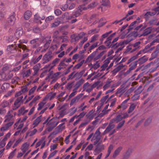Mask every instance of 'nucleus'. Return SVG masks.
<instances>
[{
	"instance_id": "nucleus-59",
	"label": "nucleus",
	"mask_w": 159,
	"mask_h": 159,
	"mask_svg": "<svg viewBox=\"0 0 159 159\" xmlns=\"http://www.w3.org/2000/svg\"><path fill=\"white\" fill-rule=\"evenodd\" d=\"M13 75L12 74H9L7 75L6 79V80H8L11 79Z\"/></svg>"
},
{
	"instance_id": "nucleus-53",
	"label": "nucleus",
	"mask_w": 159,
	"mask_h": 159,
	"mask_svg": "<svg viewBox=\"0 0 159 159\" xmlns=\"http://www.w3.org/2000/svg\"><path fill=\"white\" fill-rule=\"evenodd\" d=\"M68 5L66 4H65L63 5H62L61 7V9L63 11H65L68 8Z\"/></svg>"
},
{
	"instance_id": "nucleus-36",
	"label": "nucleus",
	"mask_w": 159,
	"mask_h": 159,
	"mask_svg": "<svg viewBox=\"0 0 159 159\" xmlns=\"http://www.w3.org/2000/svg\"><path fill=\"white\" fill-rule=\"evenodd\" d=\"M106 48L105 46H104L103 45H101L100 46H99L96 49V50L94 51L93 52H95V55H96L98 50H102L105 49H106Z\"/></svg>"
},
{
	"instance_id": "nucleus-26",
	"label": "nucleus",
	"mask_w": 159,
	"mask_h": 159,
	"mask_svg": "<svg viewBox=\"0 0 159 159\" xmlns=\"http://www.w3.org/2000/svg\"><path fill=\"white\" fill-rule=\"evenodd\" d=\"M106 52V51H103L100 53L99 54L96 56L94 58V60L96 61L99 59L104 54L105 52Z\"/></svg>"
},
{
	"instance_id": "nucleus-19",
	"label": "nucleus",
	"mask_w": 159,
	"mask_h": 159,
	"mask_svg": "<svg viewBox=\"0 0 159 159\" xmlns=\"http://www.w3.org/2000/svg\"><path fill=\"white\" fill-rule=\"evenodd\" d=\"M42 57V55H40L37 58H33L31 60V63L33 64L37 63L41 59Z\"/></svg>"
},
{
	"instance_id": "nucleus-10",
	"label": "nucleus",
	"mask_w": 159,
	"mask_h": 159,
	"mask_svg": "<svg viewBox=\"0 0 159 159\" xmlns=\"http://www.w3.org/2000/svg\"><path fill=\"white\" fill-rule=\"evenodd\" d=\"M7 0H0V11H4L6 7Z\"/></svg>"
},
{
	"instance_id": "nucleus-34",
	"label": "nucleus",
	"mask_w": 159,
	"mask_h": 159,
	"mask_svg": "<svg viewBox=\"0 0 159 159\" xmlns=\"http://www.w3.org/2000/svg\"><path fill=\"white\" fill-rule=\"evenodd\" d=\"M54 16H49L46 18L45 19V22L47 23L49 22L52 20H53L54 19Z\"/></svg>"
},
{
	"instance_id": "nucleus-47",
	"label": "nucleus",
	"mask_w": 159,
	"mask_h": 159,
	"mask_svg": "<svg viewBox=\"0 0 159 159\" xmlns=\"http://www.w3.org/2000/svg\"><path fill=\"white\" fill-rule=\"evenodd\" d=\"M45 103V102H41L39 103L38 104L39 107L37 109L38 110H41L42 107L44 106Z\"/></svg>"
},
{
	"instance_id": "nucleus-23",
	"label": "nucleus",
	"mask_w": 159,
	"mask_h": 159,
	"mask_svg": "<svg viewBox=\"0 0 159 159\" xmlns=\"http://www.w3.org/2000/svg\"><path fill=\"white\" fill-rule=\"evenodd\" d=\"M28 146L27 143H25L22 145L20 149L22 151L23 153H25L27 150Z\"/></svg>"
},
{
	"instance_id": "nucleus-35",
	"label": "nucleus",
	"mask_w": 159,
	"mask_h": 159,
	"mask_svg": "<svg viewBox=\"0 0 159 159\" xmlns=\"http://www.w3.org/2000/svg\"><path fill=\"white\" fill-rule=\"evenodd\" d=\"M33 30L34 32L35 33H39L41 31L40 28L37 26H34L33 27Z\"/></svg>"
},
{
	"instance_id": "nucleus-45",
	"label": "nucleus",
	"mask_w": 159,
	"mask_h": 159,
	"mask_svg": "<svg viewBox=\"0 0 159 159\" xmlns=\"http://www.w3.org/2000/svg\"><path fill=\"white\" fill-rule=\"evenodd\" d=\"M74 83V81L68 83L66 86V88L69 89H70L73 86V84Z\"/></svg>"
},
{
	"instance_id": "nucleus-18",
	"label": "nucleus",
	"mask_w": 159,
	"mask_h": 159,
	"mask_svg": "<svg viewBox=\"0 0 159 159\" xmlns=\"http://www.w3.org/2000/svg\"><path fill=\"white\" fill-rule=\"evenodd\" d=\"M155 43L154 40L151 42L150 43L147 45L143 49L144 51V52L146 53L148 51H149V48L154 43Z\"/></svg>"
},
{
	"instance_id": "nucleus-15",
	"label": "nucleus",
	"mask_w": 159,
	"mask_h": 159,
	"mask_svg": "<svg viewBox=\"0 0 159 159\" xmlns=\"http://www.w3.org/2000/svg\"><path fill=\"white\" fill-rule=\"evenodd\" d=\"M32 15V12L29 11L27 10L25 13L24 16L25 19L26 20H29Z\"/></svg>"
},
{
	"instance_id": "nucleus-40",
	"label": "nucleus",
	"mask_w": 159,
	"mask_h": 159,
	"mask_svg": "<svg viewBox=\"0 0 159 159\" xmlns=\"http://www.w3.org/2000/svg\"><path fill=\"white\" fill-rule=\"evenodd\" d=\"M119 107L120 108L124 110L127 107V104L123 102L119 106Z\"/></svg>"
},
{
	"instance_id": "nucleus-41",
	"label": "nucleus",
	"mask_w": 159,
	"mask_h": 159,
	"mask_svg": "<svg viewBox=\"0 0 159 159\" xmlns=\"http://www.w3.org/2000/svg\"><path fill=\"white\" fill-rule=\"evenodd\" d=\"M5 13L3 11H0V20H3Z\"/></svg>"
},
{
	"instance_id": "nucleus-16",
	"label": "nucleus",
	"mask_w": 159,
	"mask_h": 159,
	"mask_svg": "<svg viewBox=\"0 0 159 159\" xmlns=\"http://www.w3.org/2000/svg\"><path fill=\"white\" fill-rule=\"evenodd\" d=\"M23 32V30L22 29H17L16 30L15 35L17 38L19 37L22 36Z\"/></svg>"
},
{
	"instance_id": "nucleus-54",
	"label": "nucleus",
	"mask_w": 159,
	"mask_h": 159,
	"mask_svg": "<svg viewBox=\"0 0 159 159\" xmlns=\"http://www.w3.org/2000/svg\"><path fill=\"white\" fill-rule=\"evenodd\" d=\"M57 151L55 150L54 152H51L49 156H48V159H49L52 157H53L55 155V154H56V153H57Z\"/></svg>"
},
{
	"instance_id": "nucleus-63",
	"label": "nucleus",
	"mask_w": 159,
	"mask_h": 159,
	"mask_svg": "<svg viewBox=\"0 0 159 159\" xmlns=\"http://www.w3.org/2000/svg\"><path fill=\"white\" fill-rule=\"evenodd\" d=\"M93 148V145L92 144L89 145L85 149V151L88 150L89 151L91 150Z\"/></svg>"
},
{
	"instance_id": "nucleus-21",
	"label": "nucleus",
	"mask_w": 159,
	"mask_h": 159,
	"mask_svg": "<svg viewBox=\"0 0 159 159\" xmlns=\"http://www.w3.org/2000/svg\"><path fill=\"white\" fill-rule=\"evenodd\" d=\"M84 82V80L83 79H81L79 81L77 82L74 87H76V89H78L80 86Z\"/></svg>"
},
{
	"instance_id": "nucleus-58",
	"label": "nucleus",
	"mask_w": 159,
	"mask_h": 159,
	"mask_svg": "<svg viewBox=\"0 0 159 159\" xmlns=\"http://www.w3.org/2000/svg\"><path fill=\"white\" fill-rule=\"evenodd\" d=\"M134 90V88L133 87L130 88L126 92L125 94L126 95H128L130 94Z\"/></svg>"
},
{
	"instance_id": "nucleus-50",
	"label": "nucleus",
	"mask_w": 159,
	"mask_h": 159,
	"mask_svg": "<svg viewBox=\"0 0 159 159\" xmlns=\"http://www.w3.org/2000/svg\"><path fill=\"white\" fill-rule=\"evenodd\" d=\"M98 35L97 34H95L91 38V40L90 41V42L92 43L93 41L96 40V39L98 37Z\"/></svg>"
},
{
	"instance_id": "nucleus-14",
	"label": "nucleus",
	"mask_w": 159,
	"mask_h": 159,
	"mask_svg": "<svg viewBox=\"0 0 159 159\" xmlns=\"http://www.w3.org/2000/svg\"><path fill=\"white\" fill-rule=\"evenodd\" d=\"M83 95V94L80 93L79 95H78L75 98H73L71 100L70 103V105H71L72 104L74 103L76 100L78 101L82 97Z\"/></svg>"
},
{
	"instance_id": "nucleus-52",
	"label": "nucleus",
	"mask_w": 159,
	"mask_h": 159,
	"mask_svg": "<svg viewBox=\"0 0 159 159\" xmlns=\"http://www.w3.org/2000/svg\"><path fill=\"white\" fill-rule=\"evenodd\" d=\"M112 31L111 30L108 32H107L104 34H103L101 36V37L103 38H105L108 36V35L111 34L112 32Z\"/></svg>"
},
{
	"instance_id": "nucleus-1",
	"label": "nucleus",
	"mask_w": 159,
	"mask_h": 159,
	"mask_svg": "<svg viewBox=\"0 0 159 159\" xmlns=\"http://www.w3.org/2000/svg\"><path fill=\"white\" fill-rule=\"evenodd\" d=\"M16 15L14 12H13L12 15L10 16L7 18L6 23L3 25L4 29H7L10 26H12L14 24L16 20Z\"/></svg>"
},
{
	"instance_id": "nucleus-43",
	"label": "nucleus",
	"mask_w": 159,
	"mask_h": 159,
	"mask_svg": "<svg viewBox=\"0 0 159 159\" xmlns=\"http://www.w3.org/2000/svg\"><path fill=\"white\" fill-rule=\"evenodd\" d=\"M125 120H123L121 122H120L118 124L117 127L116 128L117 129H119L121 128L124 125V124L125 123Z\"/></svg>"
},
{
	"instance_id": "nucleus-3",
	"label": "nucleus",
	"mask_w": 159,
	"mask_h": 159,
	"mask_svg": "<svg viewBox=\"0 0 159 159\" xmlns=\"http://www.w3.org/2000/svg\"><path fill=\"white\" fill-rule=\"evenodd\" d=\"M72 19L71 15L69 16L68 12H65L62 14L60 17V19L63 23L67 22L68 20H70Z\"/></svg>"
},
{
	"instance_id": "nucleus-44",
	"label": "nucleus",
	"mask_w": 159,
	"mask_h": 159,
	"mask_svg": "<svg viewBox=\"0 0 159 159\" xmlns=\"http://www.w3.org/2000/svg\"><path fill=\"white\" fill-rule=\"evenodd\" d=\"M16 150V148L15 149L10 153L8 157V159H11L15 155V153Z\"/></svg>"
},
{
	"instance_id": "nucleus-33",
	"label": "nucleus",
	"mask_w": 159,
	"mask_h": 159,
	"mask_svg": "<svg viewBox=\"0 0 159 159\" xmlns=\"http://www.w3.org/2000/svg\"><path fill=\"white\" fill-rule=\"evenodd\" d=\"M49 2V0H41L40 4L43 6H46L48 5Z\"/></svg>"
},
{
	"instance_id": "nucleus-38",
	"label": "nucleus",
	"mask_w": 159,
	"mask_h": 159,
	"mask_svg": "<svg viewBox=\"0 0 159 159\" xmlns=\"http://www.w3.org/2000/svg\"><path fill=\"white\" fill-rule=\"evenodd\" d=\"M115 118L116 120V123L119 122L123 119L122 116H121L120 114L117 115Z\"/></svg>"
},
{
	"instance_id": "nucleus-62",
	"label": "nucleus",
	"mask_w": 159,
	"mask_h": 159,
	"mask_svg": "<svg viewBox=\"0 0 159 159\" xmlns=\"http://www.w3.org/2000/svg\"><path fill=\"white\" fill-rule=\"evenodd\" d=\"M25 110V107H21L20 109L18 110V115H19L20 114H22V113Z\"/></svg>"
},
{
	"instance_id": "nucleus-64",
	"label": "nucleus",
	"mask_w": 159,
	"mask_h": 159,
	"mask_svg": "<svg viewBox=\"0 0 159 159\" xmlns=\"http://www.w3.org/2000/svg\"><path fill=\"white\" fill-rule=\"evenodd\" d=\"M99 81H97L93 84L91 86V88H95L97 85H98L99 84Z\"/></svg>"
},
{
	"instance_id": "nucleus-17",
	"label": "nucleus",
	"mask_w": 159,
	"mask_h": 159,
	"mask_svg": "<svg viewBox=\"0 0 159 159\" xmlns=\"http://www.w3.org/2000/svg\"><path fill=\"white\" fill-rule=\"evenodd\" d=\"M131 152L132 150L131 149L129 148L126 152L125 154L124 155L122 159H128Z\"/></svg>"
},
{
	"instance_id": "nucleus-42",
	"label": "nucleus",
	"mask_w": 159,
	"mask_h": 159,
	"mask_svg": "<svg viewBox=\"0 0 159 159\" xmlns=\"http://www.w3.org/2000/svg\"><path fill=\"white\" fill-rule=\"evenodd\" d=\"M98 42H96L95 43H93L91 46H90L89 48V51H90L92 50L94 48L98 46Z\"/></svg>"
},
{
	"instance_id": "nucleus-48",
	"label": "nucleus",
	"mask_w": 159,
	"mask_h": 159,
	"mask_svg": "<svg viewBox=\"0 0 159 159\" xmlns=\"http://www.w3.org/2000/svg\"><path fill=\"white\" fill-rule=\"evenodd\" d=\"M39 39L38 38L34 39L30 41V43L32 44H33L36 43H38V41L39 40Z\"/></svg>"
},
{
	"instance_id": "nucleus-51",
	"label": "nucleus",
	"mask_w": 159,
	"mask_h": 159,
	"mask_svg": "<svg viewBox=\"0 0 159 159\" xmlns=\"http://www.w3.org/2000/svg\"><path fill=\"white\" fill-rule=\"evenodd\" d=\"M31 74V71L30 69H29L26 70L24 73V75L25 77H28Z\"/></svg>"
},
{
	"instance_id": "nucleus-39",
	"label": "nucleus",
	"mask_w": 159,
	"mask_h": 159,
	"mask_svg": "<svg viewBox=\"0 0 159 159\" xmlns=\"http://www.w3.org/2000/svg\"><path fill=\"white\" fill-rule=\"evenodd\" d=\"M40 66V63H38L35 65L33 67V69L34 70H35L37 71H38L39 70V68Z\"/></svg>"
},
{
	"instance_id": "nucleus-60",
	"label": "nucleus",
	"mask_w": 159,
	"mask_h": 159,
	"mask_svg": "<svg viewBox=\"0 0 159 159\" xmlns=\"http://www.w3.org/2000/svg\"><path fill=\"white\" fill-rule=\"evenodd\" d=\"M119 71V70L116 67L111 71V72L112 73V75H115L116 74V73H117Z\"/></svg>"
},
{
	"instance_id": "nucleus-22",
	"label": "nucleus",
	"mask_w": 159,
	"mask_h": 159,
	"mask_svg": "<svg viewBox=\"0 0 159 159\" xmlns=\"http://www.w3.org/2000/svg\"><path fill=\"white\" fill-rule=\"evenodd\" d=\"M95 52H93L86 59L85 63L87 62L89 60V61H91L95 56Z\"/></svg>"
},
{
	"instance_id": "nucleus-24",
	"label": "nucleus",
	"mask_w": 159,
	"mask_h": 159,
	"mask_svg": "<svg viewBox=\"0 0 159 159\" xmlns=\"http://www.w3.org/2000/svg\"><path fill=\"white\" fill-rule=\"evenodd\" d=\"M136 105L134 103H132L129 106V108L127 112L128 113H131L135 108L136 107Z\"/></svg>"
},
{
	"instance_id": "nucleus-55",
	"label": "nucleus",
	"mask_w": 159,
	"mask_h": 159,
	"mask_svg": "<svg viewBox=\"0 0 159 159\" xmlns=\"http://www.w3.org/2000/svg\"><path fill=\"white\" fill-rule=\"evenodd\" d=\"M111 102L110 105V107L114 106L115 105L116 101V98H115L111 99Z\"/></svg>"
},
{
	"instance_id": "nucleus-2",
	"label": "nucleus",
	"mask_w": 159,
	"mask_h": 159,
	"mask_svg": "<svg viewBox=\"0 0 159 159\" xmlns=\"http://www.w3.org/2000/svg\"><path fill=\"white\" fill-rule=\"evenodd\" d=\"M52 52L51 51L46 53L42 58L43 61L42 63L43 64H45L51 60L52 57Z\"/></svg>"
},
{
	"instance_id": "nucleus-46",
	"label": "nucleus",
	"mask_w": 159,
	"mask_h": 159,
	"mask_svg": "<svg viewBox=\"0 0 159 159\" xmlns=\"http://www.w3.org/2000/svg\"><path fill=\"white\" fill-rule=\"evenodd\" d=\"M97 5V2H93L90 3L89 5V7L93 8L96 6Z\"/></svg>"
},
{
	"instance_id": "nucleus-30",
	"label": "nucleus",
	"mask_w": 159,
	"mask_h": 159,
	"mask_svg": "<svg viewBox=\"0 0 159 159\" xmlns=\"http://www.w3.org/2000/svg\"><path fill=\"white\" fill-rule=\"evenodd\" d=\"M115 126L114 124L110 125L109 124V125L105 129V132L107 131L108 133L109 132L111 129H113Z\"/></svg>"
},
{
	"instance_id": "nucleus-31",
	"label": "nucleus",
	"mask_w": 159,
	"mask_h": 159,
	"mask_svg": "<svg viewBox=\"0 0 159 159\" xmlns=\"http://www.w3.org/2000/svg\"><path fill=\"white\" fill-rule=\"evenodd\" d=\"M56 94V93H53L52 92H51L47 95V96H48V98L50 97V100H51L54 97Z\"/></svg>"
},
{
	"instance_id": "nucleus-56",
	"label": "nucleus",
	"mask_w": 159,
	"mask_h": 159,
	"mask_svg": "<svg viewBox=\"0 0 159 159\" xmlns=\"http://www.w3.org/2000/svg\"><path fill=\"white\" fill-rule=\"evenodd\" d=\"M124 44V43L123 41H121L120 42L118 43V44H117V45L115 46V47L114 48V49H116L119 46H121V47H122L123 46H124L123 45Z\"/></svg>"
},
{
	"instance_id": "nucleus-11",
	"label": "nucleus",
	"mask_w": 159,
	"mask_h": 159,
	"mask_svg": "<svg viewBox=\"0 0 159 159\" xmlns=\"http://www.w3.org/2000/svg\"><path fill=\"white\" fill-rule=\"evenodd\" d=\"M151 27H148L144 30L143 31V33L139 35V37H140L142 36H144L150 34L151 31Z\"/></svg>"
},
{
	"instance_id": "nucleus-20",
	"label": "nucleus",
	"mask_w": 159,
	"mask_h": 159,
	"mask_svg": "<svg viewBox=\"0 0 159 159\" xmlns=\"http://www.w3.org/2000/svg\"><path fill=\"white\" fill-rule=\"evenodd\" d=\"M41 117L42 116L41 115L39 116L37 118L34 120L33 123V125H34L33 127V128H34L37 126L38 124L41 121Z\"/></svg>"
},
{
	"instance_id": "nucleus-61",
	"label": "nucleus",
	"mask_w": 159,
	"mask_h": 159,
	"mask_svg": "<svg viewBox=\"0 0 159 159\" xmlns=\"http://www.w3.org/2000/svg\"><path fill=\"white\" fill-rule=\"evenodd\" d=\"M21 140V139H19L16 141L13 146V148H14V147H16L18 145V144L20 143Z\"/></svg>"
},
{
	"instance_id": "nucleus-9",
	"label": "nucleus",
	"mask_w": 159,
	"mask_h": 159,
	"mask_svg": "<svg viewBox=\"0 0 159 159\" xmlns=\"http://www.w3.org/2000/svg\"><path fill=\"white\" fill-rule=\"evenodd\" d=\"M104 145L102 144L101 145H99V144H97L96 146L95 149L94 151L98 154L99 153L102 151L104 149Z\"/></svg>"
},
{
	"instance_id": "nucleus-27",
	"label": "nucleus",
	"mask_w": 159,
	"mask_h": 159,
	"mask_svg": "<svg viewBox=\"0 0 159 159\" xmlns=\"http://www.w3.org/2000/svg\"><path fill=\"white\" fill-rule=\"evenodd\" d=\"M7 74L4 72H3L0 74V80H4L6 81Z\"/></svg>"
},
{
	"instance_id": "nucleus-5",
	"label": "nucleus",
	"mask_w": 159,
	"mask_h": 159,
	"mask_svg": "<svg viewBox=\"0 0 159 159\" xmlns=\"http://www.w3.org/2000/svg\"><path fill=\"white\" fill-rule=\"evenodd\" d=\"M83 7V6H80V7H79V10H77L74 13H73L71 15V16L72 17V19L73 18H75L79 16L80 14V12L82 10L85 9V8L84 7Z\"/></svg>"
},
{
	"instance_id": "nucleus-8",
	"label": "nucleus",
	"mask_w": 159,
	"mask_h": 159,
	"mask_svg": "<svg viewBox=\"0 0 159 159\" xmlns=\"http://www.w3.org/2000/svg\"><path fill=\"white\" fill-rule=\"evenodd\" d=\"M145 57V56H144L140 57L138 59V60H137L139 65H141L143 64L148 60V58Z\"/></svg>"
},
{
	"instance_id": "nucleus-49",
	"label": "nucleus",
	"mask_w": 159,
	"mask_h": 159,
	"mask_svg": "<svg viewBox=\"0 0 159 159\" xmlns=\"http://www.w3.org/2000/svg\"><path fill=\"white\" fill-rule=\"evenodd\" d=\"M99 30V29H92L89 30L88 32V34H89L91 33H92L94 32V33H98Z\"/></svg>"
},
{
	"instance_id": "nucleus-57",
	"label": "nucleus",
	"mask_w": 159,
	"mask_h": 159,
	"mask_svg": "<svg viewBox=\"0 0 159 159\" xmlns=\"http://www.w3.org/2000/svg\"><path fill=\"white\" fill-rule=\"evenodd\" d=\"M61 13V11L59 9H56L54 11L55 14L57 16L60 15Z\"/></svg>"
},
{
	"instance_id": "nucleus-6",
	"label": "nucleus",
	"mask_w": 159,
	"mask_h": 159,
	"mask_svg": "<svg viewBox=\"0 0 159 159\" xmlns=\"http://www.w3.org/2000/svg\"><path fill=\"white\" fill-rule=\"evenodd\" d=\"M34 19L36 21V23L40 24L42 23L41 19L44 20L45 18V16L44 15L41 16L39 14L37 13L34 15Z\"/></svg>"
},
{
	"instance_id": "nucleus-4",
	"label": "nucleus",
	"mask_w": 159,
	"mask_h": 159,
	"mask_svg": "<svg viewBox=\"0 0 159 159\" xmlns=\"http://www.w3.org/2000/svg\"><path fill=\"white\" fill-rule=\"evenodd\" d=\"M159 55V44L156 47L155 51L151 54V57L149 58V61H151L157 57Z\"/></svg>"
},
{
	"instance_id": "nucleus-13",
	"label": "nucleus",
	"mask_w": 159,
	"mask_h": 159,
	"mask_svg": "<svg viewBox=\"0 0 159 159\" xmlns=\"http://www.w3.org/2000/svg\"><path fill=\"white\" fill-rule=\"evenodd\" d=\"M122 147L121 146L118 147L114 151L112 156L113 158H115L118 155L120 152L122 150Z\"/></svg>"
},
{
	"instance_id": "nucleus-7",
	"label": "nucleus",
	"mask_w": 159,
	"mask_h": 159,
	"mask_svg": "<svg viewBox=\"0 0 159 159\" xmlns=\"http://www.w3.org/2000/svg\"><path fill=\"white\" fill-rule=\"evenodd\" d=\"M100 134L101 132L99 131V128L96 130L93 137L92 138V139H96V141H97L98 142H99L101 139L100 137L99 136V135H100Z\"/></svg>"
},
{
	"instance_id": "nucleus-25",
	"label": "nucleus",
	"mask_w": 159,
	"mask_h": 159,
	"mask_svg": "<svg viewBox=\"0 0 159 159\" xmlns=\"http://www.w3.org/2000/svg\"><path fill=\"white\" fill-rule=\"evenodd\" d=\"M149 23L150 25H159V21L157 23L156 19H152L149 21Z\"/></svg>"
},
{
	"instance_id": "nucleus-12",
	"label": "nucleus",
	"mask_w": 159,
	"mask_h": 159,
	"mask_svg": "<svg viewBox=\"0 0 159 159\" xmlns=\"http://www.w3.org/2000/svg\"><path fill=\"white\" fill-rule=\"evenodd\" d=\"M84 71V70H83L81 71H80V72H77L73 76L72 78H74V77L75 76H76L77 77L75 79V80H77L80 79L83 75V73Z\"/></svg>"
},
{
	"instance_id": "nucleus-29",
	"label": "nucleus",
	"mask_w": 159,
	"mask_h": 159,
	"mask_svg": "<svg viewBox=\"0 0 159 159\" xmlns=\"http://www.w3.org/2000/svg\"><path fill=\"white\" fill-rule=\"evenodd\" d=\"M137 61H136L132 62L129 65V66H130V69H131L132 70H134L135 68V67L136 66L137 64Z\"/></svg>"
},
{
	"instance_id": "nucleus-37",
	"label": "nucleus",
	"mask_w": 159,
	"mask_h": 159,
	"mask_svg": "<svg viewBox=\"0 0 159 159\" xmlns=\"http://www.w3.org/2000/svg\"><path fill=\"white\" fill-rule=\"evenodd\" d=\"M140 35V34L138 33L137 31L136 30L133 31L130 33L131 36H133L134 38H136L138 36L139 37Z\"/></svg>"
},
{
	"instance_id": "nucleus-28",
	"label": "nucleus",
	"mask_w": 159,
	"mask_h": 159,
	"mask_svg": "<svg viewBox=\"0 0 159 159\" xmlns=\"http://www.w3.org/2000/svg\"><path fill=\"white\" fill-rule=\"evenodd\" d=\"M61 23L59 21H55L54 23H52L51 25V27L52 28H55L58 26Z\"/></svg>"
},
{
	"instance_id": "nucleus-32",
	"label": "nucleus",
	"mask_w": 159,
	"mask_h": 159,
	"mask_svg": "<svg viewBox=\"0 0 159 159\" xmlns=\"http://www.w3.org/2000/svg\"><path fill=\"white\" fill-rule=\"evenodd\" d=\"M152 120V117L148 118L145 122L144 125L145 126H147L151 123Z\"/></svg>"
}]
</instances>
